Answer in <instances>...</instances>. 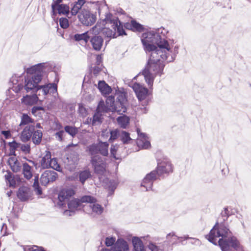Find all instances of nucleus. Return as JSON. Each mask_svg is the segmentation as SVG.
I'll return each instance as SVG.
<instances>
[{
    "mask_svg": "<svg viewBox=\"0 0 251 251\" xmlns=\"http://www.w3.org/2000/svg\"><path fill=\"white\" fill-rule=\"evenodd\" d=\"M171 53H155L154 51L149 54L150 57L147 65L143 71V75L150 88L152 87L155 76H161L163 74L165 64L175 60V55L171 54Z\"/></svg>",
    "mask_w": 251,
    "mask_h": 251,
    "instance_id": "f257e3e1",
    "label": "nucleus"
},
{
    "mask_svg": "<svg viewBox=\"0 0 251 251\" xmlns=\"http://www.w3.org/2000/svg\"><path fill=\"white\" fill-rule=\"evenodd\" d=\"M166 33L164 28H160L142 34L141 40L147 53L172 52L168 42L163 37Z\"/></svg>",
    "mask_w": 251,
    "mask_h": 251,
    "instance_id": "f03ea898",
    "label": "nucleus"
},
{
    "mask_svg": "<svg viewBox=\"0 0 251 251\" xmlns=\"http://www.w3.org/2000/svg\"><path fill=\"white\" fill-rule=\"evenodd\" d=\"M109 144L100 141L86 148V151L91 156L90 162L94 173L98 176H103L106 173V159L104 157L108 155Z\"/></svg>",
    "mask_w": 251,
    "mask_h": 251,
    "instance_id": "7ed1b4c3",
    "label": "nucleus"
},
{
    "mask_svg": "<svg viewBox=\"0 0 251 251\" xmlns=\"http://www.w3.org/2000/svg\"><path fill=\"white\" fill-rule=\"evenodd\" d=\"M127 100L126 94L122 92L117 93L114 96H110L106 100V105L103 101H100L97 110L98 112H107L110 111L116 112L119 114H123L126 111Z\"/></svg>",
    "mask_w": 251,
    "mask_h": 251,
    "instance_id": "20e7f679",
    "label": "nucleus"
},
{
    "mask_svg": "<svg viewBox=\"0 0 251 251\" xmlns=\"http://www.w3.org/2000/svg\"><path fill=\"white\" fill-rule=\"evenodd\" d=\"M47 66V64L42 63L36 64L27 69V72L32 75L25 78V85L18 84V91L22 90L23 88L27 93L31 91L35 92L38 86V83L42 79V74Z\"/></svg>",
    "mask_w": 251,
    "mask_h": 251,
    "instance_id": "39448f33",
    "label": "nucleus"
},
{
    "mask_svg": "<svg viewBox=\"0 0 251 251\" xmlns=\"http://www.w3.org/2000/svg\"><path fill=\"white\" fill-rule=\"evenodd\" d=\"M105 24L110 27H104L102 30V34L109 38H115L119 36L126 35L123 25L119 19L111 14H107L104 19Z\"/></svg>",
    "mask_w": 251,
    "mask_h": 251,
    "instance_id": "423d86ee",
    "label": "nucleus"
},
{
    "mask_svg": "<svg viewBox=\"0 0 251 251\" xmlns=\"http://www.w3.org/2000/svg\"><path fill=\"white\" fill-rule=\"evenodd\" d=\"M232 235V232L224 224H219V222H217L206 238L209 242L217 245V238H220L219 240H222L223 241Z\"/></svg>",
    "mask_w": 251,
    "mask_h": 251,
    "instance_id": "0eeeda50",
    "label": "nucleus"
},
{
    "mask_svg": "<svg viewBox=\"0 0 251 251\" xmlns=\"http://www.w3.org/2000/svg\"><path fill=\"white\" fill-rule=\"evenodd\" d=\"M129 86L132 88L135 92L138 100L140 102L139 107L143 113H146L148 111L146 106L148 105L149 100L148 97L149 90L147 88L143 87L139 83L131 82Z\"/></svg>",
    "mask_w": 251,
    "mask_h": 251,
    "instance_id": "6e6552de",
    "label": "nucleus"
},
{
    "mask_svg": "<svg viewBox=\"0 0 251 251\" xmlns=\"http://www.w3.org/2000/svg\"><path fill=\"white\" fill-rule=\"evenodd\" d=\"M79 21L83 25L90 26L96 21V16L88 10L83 9L78 15Z\"/></svg>",
    "mask_w": 251,
    "mask_h": 251,
    "instance_id": "1a4fd4ad",
    "label": "nucleus"
},
{
    "mask_svg": "<svg viewBox=\"0 0 251 251\" xmlns=\"http://www.w3.org/2000/svg\"><path fill=\"white\" fill-rule=\"evenodd\" d=\"M158 176L167 174L173 171L172 165L166 158L157 160V167L155 170Z\"/></svg>",
    "mask_w": 251,
    "mask_h": 251,
    "instance_id": "9d476101",
    "label": "nucleus"
},
{
    "mask_svg": "<svg viewBox=\"0 0 251 251\" xmlns=\"http://www.w3.org/2000/svg\"><path fill=\"white\" fill-rule=\"evenodd\" d=\"M75 194V191L71 188L63 189L58 194V205L60 207H64L68 202L70 198Z\"/></svg>",
    "mask_w": 251,
    "mask_h": 251,
    "instance_id": "9b49d317",
    "label": "nucleus"
},
{
    "mask_svg": "<svg viewBox=\"0 0 251 251\" xmlns=\"http://www.w3.org/2000/svg\"><path fill=\"white\" fill-rule=\"evenodd\" d=\"M158 176L156 171H151L144 177L141 183V186L145 187L146 191L151 190L152 184L157 179Z\"/></svg>",
    "mask_w": 251,
    "mask_h": 251,
    "instance_id": "f8f14e48",
    "label": "nucleus"
},
{
    "mask_svg": "<svg viewBox=\"0 0 251 251\" xmlns=\"http://www.w3.org/2000/svg\"><path fill=\"white\" fill-rule=\"evenodd\" d=\"M58 177L57 173L53 171H45L41 175L40 182L42 185L46 186L50 182H53Z\"/></svg>",
    "mask_w": 251,
    "mask_h": 251,
    "instance_id": "ddd939ff",
    "label": "nucleus"
},
{
    "mask_svg": "<svg viewBox=\"0 0 251 251\" xmlns=\"http://www.w3.org/2000/svg\"><path fill=\"white\" fill-rule=\"evenodd\" d=\"M100 29H98L97 25L94 26L89 31H87L81 34H75L74 35V39L76 41H84L86 44L90 38V34L91 32L94 33H99Z\"/></svg>",
    "mask_w": 251,
    "mask_h": 251,
    "instance_id": "4468645a",
    "label": "nucleus"
},
{
    "mask_svg": "<svg viewBox=\"0 0 251 251\" xmlns=\"http://www.w3.org/2000/svg\"><path fill=\"white\" fill-rule=\"evenodd\" d=\"M137 132L138 136L137 141L138 146L143 149H148L151 146V144L146 134L141 132L138 128L137 129Z\"/></svg>",
    "mask_w": 251,
    "mask_h": 251,
    "instance_id": "2eb2a0df",
    "label": "nucleus"
},
{
    "mask_svg": "<svg viewBox=\"0 0 251 251\" xmlns=\"http://www.w3.org/2000/svg\"><path fill=\"white\" fill-rule=\"evenodd\" d=\"M34 130L35 126L33 125L26 126L20 134L21 140L25 143L28 141L31 138Z\"/></svg>",
    "mask_w": 251,
    "mask_h": 251,
    "instance_id": "dca6fc26",
    "label": "nucleus"
},
{
    "mask_svg": "<svg viewBox=\"0 0 251 251\" xmlns=\"http://www.w3.org/2000/svg\"><path fill=\"white\" fill-rule=\"evenodd\" d=\"M32 191L27 187H21L18 191L17 197L22 201L28 200L32 197Z\"/></svg>",
    "mask_w": 251,
    "mask_h": 251,
    "instance_id": "f3484780",
    "label": "nucleus"
},
{
    "mask_svg": "<svg viewBox=\"0 0 251 251\" xmlns=\"http://www.w3.org/2000/svg\"><path fill=\"white\" fill-rule=\"evenodd\" d=\"M68 206V210H66L64 214L65 215L72 216L74 214L75 210L80 205L81 202L78 199H74L67 202Z\"/></svg>",
    "mask_w": 251,
    "mask_h": 251,
    "instance_id": "a211bd4d",
    "label": "nucleus"
},
{
    "mask_svg": "<svg viewBox=\"0 0 251 251\" xmlns=\"http://www.w3.org/2000/svg\"><path fill=\"white\" fill-rule=\"evenodd\" d=\"M90 43L93 49L96 51H100L103 45V39L100 36L94 35L90 36Z\"/></svg>",
    "mask_w": 251,
    "mask_h": 251,
    "instance_id": "6ab92c4d",
    "label": "nucleus"
},
{
    "mask_svg": "<svg viewBox=\"0 0 251 251\" xmlns=\"http://www.w3.org/2000/svg\"><path fill=\"white\" fill-rule=\"evenodd\" d=\"M113 251H128L129 247L126 241L119 239L113 247Z\"/></svg>",
    "mask_w": 251,
    "mask_h": 251,
    "instance_id": "aec40b11",
    "label": "nucleus"
},
{
    "mask_svg": "<svg viewBox=\"0 0 251 251\" xmlns=\"http://www.w3.org/2000/svg\"><path fill=\"white\" fill-rule=\"evenodd\" d=\"M8 163L12 171L15 173L19 172L21 170L20 162L15 157H10L8 160Z\"/></svg>",
    "mask_w": 251,
    "mask_h": 251,
    "instance_id": "412c9836",
    "label": "nucleus"
},
{
    "mask_svg": "<svg viewBox=\"0 0 251 251\" xmlns=\"http://www.w3.org/2000/svg\"><path fill=\"white\" fill-rule=\"evenodd\" d=\"M126 27L134 32H141L144 31V27L143 25L137 22L135 20H131L130 24H126Z\"/></svg>",
    "mask_w": 251,
    "mask_h": 251,
    "instance_id": "4be33fe9",
    "label": "nucleus"
},
{
    "mask_svg": "<svg viewBox=\"0 0 251 251\" xmlns=\"http://www.w3.org/2000/svg\"><path fill=\"white\" fill-rule=\"evenodd\" d=\"M39 98L37 95H28L24 96L22 99V102L26 105H32L37 102Z\"/></svg>",
    "mask_w": 251,
    "mask_h": 251,
    "instance_id": "5701e85b",
    "label": "nucleus"
},
{
    "mask_svg": "<svg viewBox=\"0 0 251 251\" xmlns=\"http://www.w3.org/2000/svg\"><path fill=\"white\" fill-rule=\"evenodd\" d=\"M51 153L49 151H46L45 154L40 160V167L43 169L50 168V161Z\"/></svg>",
    "mask_w": 251,
    "mask_h": 251,
    "instance_id": "b1692460",
    "label": "nucleus"
},
{
    "mask_svg": "<svg viewBox=\"0 0 251 251\" xmlns=\"http://www.w3.org/2000/svg\"><path fill=\"white\" fill-rule=\"evenodd\" d=\"M5 179L8 182L9 186L13 187H15L17 185V182L20 179L18 176H14L13 174L10 172L7 171V174L4 176Z\"/></svg>",
    "mask_w": 251,
    "mask_h": 251,
    "instance_id": "393cba45",
    "label": "nucleus"
},
{
    "mask_svg": "<svg viewBox=\"0 0 251 251\" xmlns=\"http://www.w3.org/2000/svg\"><path fill=\"white\" fill-rule=\"evenodd\" d=\"M132 242L134 251H145V248L142 240L137 237H133Z\"/></svg>",
    "mask_w": 251,
    "mask_h": 251,
    "instance_id": "a878e982",
    "label": "nucleus"
},
{
    "mask_svg": "<svg viewBox=\"0 0 251 251\" xmlns=\"http://www.w3.org/2000/svg\"><path fill=\"white\" fill-rule=\"evenodd\" d=\"M23 174L25 178L30 179L33 176L32 167L27 163H24L23 165Z\"/></svg>",
    "mask_w": 251,
    "mask_h": 251,
    "instance_id": "bb28decb",
    "label": "nucleus"
},
{
    "mask_svg": "<svg viewBox=\"0 0 251 251\" xmlns=\"http://www.w3.org/2000/svg\"><path fill=\"white\" fill-rule=\"evenodd\" d=\"M98 88L102 94H109L111 92V88L104 81H100L98 84Z\"/></svg>",
    "mask_w": 251,
    "mask_h": 251,
    "instance_id": "cd10ccee",
    "label": "nucleus"
},
{
    "mask_svg": "<svg viewBox=\"0 0 251 251\" xmlns=\"http://www.w3.org/2000/svg\"><path fill=\"white\" fill-rule=\"evenodd\" d=\"M84 3L85 1L84 0H78L77 1L75 2L71 8L70 16L76 15Z\"/></svg>",
    "mask_w": 251,
    "mask_h": 251,
    "instance_id": "c85d7f7f",
    "label": "nucleus"
},
{
    "mask_svg": "<svg viewBox=\"0 0 251 251\" xmlns=\"http://www.w3.org/2000/svg\"><path fill=\"white\" fill-rule=\"evenodd\" d=\"M56 9L58 11V13L59 15H66L68 18H70V8L67 4H61L60 5H58V7H56Z\"/></svg>",
    "mask_w": 251,
    "mask_h": 251,
    "instance_id": "c756f323",
    "label": "nucleus"
},
{
    "mask_svg": "<svg viewBox=\"0 0 251 251\" xmlns=\"http://www.w3.org/2000/svg\"><path fill=\"white\" fill-rule=\"evenodd\" d=\"M42 136L43 133L41 130H34L32 136V141L33 143L37 145H39L41 142Z\"/></svg>",
    "mask_w": 251,
    "mask_h": 251,
    "instance_id": "7c9ffc66",
    "label": "nucleus"
},
{
    "mask_svg": "<svg viewBox=\"0 0 251 251\" xmlns=\"http://www.w3.org/2000/svg\"><path fill=\"white\" fill-rule=\"evenodd\" d=\"M117 121L120 127L126 128L129 124V118L126 115H123L118 117Z\"/></svg>",
    "mask_w": 251,
    "mask_h": 251,
    "instance_id": "2f4dec72",
    "label": "nucleus"
},
{
    "mask_svg": "<svg viewBox=\"0 0 251 251\" xmlns=\"http://www.w3.org/2000/svg\"><path fill=\"white\" fill-rule=\"evenodd\" d=\"M91 172L89 170H85L80 171L79 173V179L82 184H84L85 182L91 177Z\"/></svg>",
    "mask_w": 251,
    "mask_h": 251,
    "instance_id": "473e14b6",
    "label": "nucleus"
},
{
    "mask_svg": "<svg viewBox=\"0 0 251 251\" xmlns=\"http://www.w3.org/2000/svg\"><path fill=\"white\" fill-rule=\"evenodd\" d=\"M89 207L94 213L100 215L103 211V208L101 205L95 202L89 204Z\"/></svg>",
    "mask_w": 251,
    "mask_h": 251,
    "instance_id": "72a5a7b5",
    "label": "nucleus"
},
{
    "mask_svg": "<svg viewBox=\"0 0 251 251\" xmlns=\"http://www.w3.org/2000/svg\"><path fill=\"white\" fill-rule=\"evenodd\" d=\"M120 139L124 144H129L132 141L129 133L124 130H121Z\"/></svg>",
    "mask_w": 251,
    "mask_h": 251,
    "instance_id": "f704fd0d",
    "label": "nucleus"
},
{
    "mask_svg": "<svg viewBox=\"0 0 251 251\" xmlns=\"http://www.w3.org/2000/svg\"><path fill=\"white\" fill-rule=\"evenodd\" d=\"M46 85V88L48 89L47 90L48 94H51L54 97L58 95L57 93V86L55 83H49Z\"/></svg>",
    "mask_w": 251,
    "mask_h": 251,
    "instance_id": "c9c22d12",
    "label": "nucleus"
},
{
    "mask_svg": "<svg viewBox=\"0 0 251 251\" xmlns=\"http://www.w3.org/2000/svg\"><path fill=\"white\" fill-rule=\"evenodd\" d=\"M34 120L29 117L27 114H23L21 117V121L19 125L20 126L26 125L29 123H33Z\"/></svg>",
    "mask_w": 251,
    "mask_h": 251,
    "instance_id": "e433bc0d",
    "label": "nucleus"
},
{
    "mask_svg": "<svg viewBox=\"0 0 251 251\" xmlns=\"http://www.w3.org/2000/svg\"><path fill=\"white\" fill-rule=\"evenodd\" d=\"M121 130L116 129L112 130H109L110 138L109 141H113L118 138L120 137Z\"/></svg>",
    "mask_w": 251,
    "mask_h": 251,
    "instance_id": "4c0bfd02",
    "label": "nucleus"
},
{
    "mask_svg": "<svg viewBox=\"0 0 251 251\" xmlns=\"http://www.w3.org/2000/svg\"><path fill=\"white\" fill-rule=\"evenodd\" d=\"M47 89L48 88H46V85L41 86L38 85L35 92H36L37 95L45 96L48 94V91H47V90L48 89Z\"/></svg>",
    "mask_w": 251,
    "mask_h": 251,
    "instance_id": "58836bf2",
    "label": "nucleus"
},
{
    "mask_svg": "<svg viewBox=\"0 0 251 251\" xmlns=\"http://www.w3.org/2000/svg\"><path fill=\"white\" fill-rule=\"evenodd\" d=\"M65 132L72 137H74L78 132L77 128L75 126H66L64 127Z\"/></svg>",
    "mask_w": 251,
    "mask_h": 251,
    "instance_id": "ea45409f",
    "label": "nucleus"
},
{
    "mask_svg": "<svg viewBox=\"0 0 251 251\" xmlns=\"http://www.w3.org/2000/svg\"><path fill=\"white\" fill-rule=\"evenodd\" d=\"M50 168H52L53 169L58 172L61 171V167L58 163L57 159L56 158H50Z\"/></svg>",
    "mask_w": 251,
    "mask_h": 251,
    "instance_id": "a19ab883",
    "label": "nucleus"
},
{
    "mask_svg": "<svg viewBox=\"0 0 251 251\" xmlns=\"http://www.w3.org/2000/svg\"><path fill=\"white\" fill-rule=\"evenodd\" d=\"M221 216L222 217V220H221L220 218H219L217 222L224 224V223L226 220H227L228 217H229L228 210L227 208H224V210H223L221 213Z\"/></svg>",
    "mask_w": 251,
    "mask_h": 251,
    "instance_id": "79ce46f5",
    "label": "nucleus"
},
{
    "mask_svg": "<svg viewBox=\"0 0 251 251\" xmlns=\"http://www.w3.org/2000/svg\"><path fill=\"white\" fill-rule=\"evenodd\" d=\"M79 200L81 203L83 202H88L92 204L96 202V199L91 196H84L82 197Z\"/></svg>",
    "mask_w": 251,
    "mask_h": 251,
    "instance_id": "37998d69",
    "label": "nucleus"
},
{
    "mask_svg": "<svg viewBox=\"0 0 251 251\" xmlns=\"http://www.w3.org/2000/svg\"><path fill=\"white\" fill-rule=\"evenodd\" d=\"M23 250L24 251H46L43 247L37 246H24Z\"/></svg>",
    "mask_w": 251,
    "mask_h": 251,
    "instance_id": "c03bdc74",
    "label": "nucleus"
},
{
    "mask_svg": "<svg viewBox=\"0 0 251 251\" xmlns=\"http://www.w3.org/2000/svg\"><path fill=\"white\" fill-rule=\"evenodd\" d=\"M107 187H108L109 191L114 192L117 188L118 183L114 180H107Z\"/></svg>",
    "mask_w": 251,
    "mask_h": 251,
    "instance_id": "a18cd8bd",
    "label": "nucleus"
},
{
    "mask_svg": "<svg viewBox=\"0 0 251 251\" xmlns=\"http://www.w3.org/2000/svg\"><path fill=\"white\" fill-rule=\"evenodd\" d=\"M34 180V182L33 187H34L35 191L36 192L37 194L40 195L42 194V190L39 186L38 177L37 176H35Z\"/></svg>",
    "mask_w": 251,
    "mask_h": 251,
    "instance_id": "49530a36",
    "label": "nucleus"
},
{
    "mask_svg": "<svg viewBox=\"0 0 251 251\" xmlns=\"http://www.w3.org/2000/svg\"><path fill=\"white\" fill-rule=\"evenodd\" d=\"M19 149L25 154H28L30 152L31 148L29 144H20Z\"/></svg>",
    "mask_w": 251,
    "mask_h": 251,
    "instance_id": "de8ad7c7",
    "label": "nucleus"
},
{
    "mask_svg": "<svg viewBox=\"0 0 251 251\" xmlns=\"http://www.w3.org/2000/svg\"><path fill=\"white\" fill-rule=\"evenodd\" d=\"M62 0H53V2L51 4L52 15H56V7H58V5H60L61 4V3L62 2Z\"/></svg>",
    "mask_w": 251,
    "mask_h": 251,
    "instance_id": "09e8293b",
    "label": "nucleus"
},
{
    "mask_svg": "<svg viewBox=\"0 0 251 251\" xmlns=\"http://www.w3.org/2000/svg\"><path fill=\"white\" fill-rule=\"evenodd\" d=\"M60 26L63 28H66L69 26L68 20L66 18H61L59 20Z\"/></svg>",
    "mask_w": 251,
    "mask_h": 251,
    "instance_id": "8fccbe9b",
    "label": "nucleus"
},
{
    "mask_svg": "<svg viewBox=\"0 0 251 251\" xmlns=\"http://www.w3.org/2000/svg\"><path fill=\"white\" fill-rule=\"evenodd\" d=\"M20 144V143H17L15 141L11 142H9L8 143V145L10 148H11V151H13L14 152H15L16 150L19 149Z\"/></svg>",
    "mask_w": 251,
    "mask_h": 251,
    "instance_id": "3c124183",
    "label": "nucleus"
},
{
    "mask_svg": "<svg viewBox=\"0 0 251 251\" xmlns=\"http://www.w3.org/2000/svg\"><path fill=\"white\" fill-rule=\"evenodd\" d=\"M118 147L117 145H112L110 148V154L115 159H118L119 157L116 156V151L118 150Z\"/></svg>",
    "mask_w": 251,
    "mask_h": 251,
    "instance_id": "603ef678",
    "label": "nucleus"
},
{
    "mask_svg": "<svg viewBox=\"0 0 251 251\" xmlns=\"http://www.w3.org/2000/svg\"><path fill=\"white\" fill-rule=\"evenodd\" d=\"M148 248L151 251H164L163 248H160L153 243H150L148 245Z\"/></svg>",
    "mask_w": 251,
    "mask_h": 251,
    "instance_id": "864d4df0",
    "label": "nucleus"
},
{
    "mask_svg": "<svg viewBox=\"0 0 251 251\" xmlns=\"http://www.w3.org/2000/svg\"><path fill=\"white\" fill-rule=\"evenodd\" d=\"M64 133V131L62 130L57 132L54 135L56 139L59 141H62L63 140V136Z\"/></svg>",
    "mask_w": 251,
    "mask_h": 251,
    "instance_id": "5fc2aeb1",
    "label": "nucleus"
},
{
    "mask_svg": "<svg viewBox=\"0 0 251 251\" xmlns=\"http://www.w3.org/2000/svg\"><path fill=\"white\" fill-rule=\"evenodd\" d=\"M115 242V238L113 237H107L105 239V245L107 247L112 246Z\"/></svg>",
    "mask_w": 251,
    "mask_h": 251,
    "instance_id": "6e6d98bb",
    "label": "nucleus"
},
{
    "mask_svg": "<svg viewBox=\"0 0 251 251\" xmlns=\"http://www.w3.org/2000/svg\"><path fill=\"white\" fill-rule=\"evenodd\" d=\"M175 237H177L174 232H172L168 234L166 236V238L168 240L169 243L172 242L175 240Z\"/></svg>",
    "mask_w": 251,
    "mask_h": 251,
    "instance_id": "4d7b16f0",
    "label": "nucleus"
},
{
    "mask_svg": "<svg viewBox=\"0 0 251 251\" xmlns=\"http://www.w3.org/2000/svg\"><path fill=\"white\" fill-rule=\"evenodd\" d=\"M43 110H44V108L42 106H34L32 108L31 112L33 114L35 115L36 114V112L38 111Z\"/></svg>",
    "mask_w": 251,
    "mask_h": 251,
    "instance_id": "13d9d810",
    "label": "nucleus"
},
{
    "mask_svg": "<svg viewBox=\"0 0 251 251\" xmlns=\"http://www.w3.org/2000/svg\"><path fill=\"white\" fill-rule=\"evenodd\" d=\"M110 135L109 131L107 130H105L104 131H102L101 136V138H103V140L107 139Z\"/></svg>",
    "mask_w": 251,
    "mask_h": 251,
    "instance_id": "bf43d9fd",
    "label": "nucleus"
},
{
    "mask_svg": "<svg viewBox=\"0 0 251 251\" xmlns=\"http://www.w3.org/2000/svg\"><path fill=\"white\" fill-rule=\"evenodd\" d=\"M189 239L191 240L190 243L192 244L199 246L201 244V241L198 239L190 237Z\"/></svg>",
    "mask_w": 251,
    "mask_h": 251,
    "instance_id": "052dcab7",
    "label": "nucleus"
},
{
    "mask_svg": "<svg viewBox=\"0 0 251 251\" xmlns=\"http://www.w3.org/2000/svg\"><path fill=\"white\" fill-rule=\"evenodd\" d=\"M100 123V118L99 116V115L95 114L93 118V121H92V124L93 125H96L97 124V123Z\"/></svg>",
    "mask_w": 251,
    "mask_h": 251,
    "instance_id": "680f3d73",
    "label": "nucleus"
},
{
    "mask_svg": "<svg viewBox=\"0 0 251 251\" xmlns=\"http://www.w3.org/2000/svg\"><path fill=\"white\" fill-rule=\"evenodd\" d=\"M1 133L6 139H8L11 136L10 132L9 130H2Z\"/></svg>",
    "mask_w": 251,
    "mask_h": 251,
    "instance_id": "e2e57ef3",
    "label": "nucleus"
},
{
    "mask_svg": "<svg viewBox=\"0 0 251 251\" xmlns=\"http://www.w3.org/2000/svg\"><path fill=\"white\" fill-rule=\"evenodd\" d=\"M100 71V68L98 66H96L93 69V73L95 75L97 76L99 74Z\"/></svg>",
    "mask_w": 251,
    "mask_h": 251,
    "instance_id": "0e129e2a",
    "label": "nucleus"
},
{
    "mask_svg": "<svg viewBox=\"0 0 251 251\" xmlns=\"http://www.w3.org/2000/svg\"><path fill=\"white\" fill-rule=\"evenodd\" d=\"M177 239H182L183 240H187V239H189L190 238V237H189L188 235L187 236H184L183 237H176Z\"/></svg>",
    "mask_w": 251,
    "mask_h": 251,
    "instance_id": "69168bd1",
    "label": "nucleus"
},
{
    "mask_svg": "<svg viewBox=\"0 0 251 251\" xmlns=\"http://www.w3.org/2000/svg\"><path fill=\"white\" fill-rule=\"evenodd\" d=\"M35 127L38 128H40L42 127L40 123L36 124Z\"/></svg>",
    "mask_w": 251,
    "mask_h": 251,
    "instance_id": "338daca9",
    "label": "nucleus"
},
{
    "mask_svg": "<svg viewBox=\"0 0 251 251\" xmlns=\"http://www.w3.org/2000/svg\"><path fill=\"white\" fill-rule=\"evenodd\" d=\"M100 251H112L111 250L108 249H102Z\"/></svg>",
    "mask_w": 251,
    "mask_h": 251,
    "instance_id": "774afa93",
    "label": "nucleus"
}]
</instances>
